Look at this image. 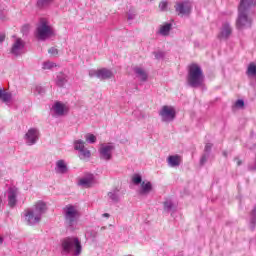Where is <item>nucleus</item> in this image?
Instances as JSON below:
<instances>
[{
  "label": "nucleus",
  "instance_id": "1",
  "mask_svg": "<svg viewBox=\"0 0 256 256\" xmlns=\"http://www.w3.org/2000/svg\"><path fill=\"white\" fill-rule=\"evenodd\" d=\"M256 7V0H240L238 6V18L236 20L237 29H249L253 20V9Z\"/></svg>",
  "mask_w": 256,
  "mask_h": 256
},
{
  "label": "nucleus",
  "instance_id": "2",
  "mask_svg": "<svg viewBox=\"0 0 256 256\" xmlns=\"http://www.w3.org/2000/svg\"><path fill=\"white\" fill-rule=\"evenodd\" d=\"M47 213V204L43 201H39L33 208L24 211V218L27 225L33 226L41 223L43 215Z\"/></svg>",
  "mask_w": 256,
  "mask_h": 256
},
{
  "label": "nucleus",
  "instance_id": "3",
  "mask_svg": "<svg viewBox=\"0 0 256 256\" xmlns=\"http://www.w3.org/2000/svg\"><path fill=\"white\" fill-rule=\"evenodd\" d=\"M204 79L205 76L203 75V70L201 69V66L197 64H191L189 66L187 75V83L189 87H192L193 89L201 87V85H203Z\"/></svg>",
  "mask_w": 256,
  "mask_h": 256
},
{
  "label": "nucleus",
  "instance_id": "4",
  "mask_svg": "<svg viewBox=\"0 0 256 256\" xmlns=\"http://www.w3.org/2000/svg\"><path fill=\"white\" fill-rule=\"evenodd\" d=\"M62 255H69L71 251H74L75 256L81 255L83 246L81 241L77 237H66L61 240Z\"/></svg>",
  "mask_w": 256,
  "mask_h": 256
},
{
  "label": "nucleus",
  "instance_id": "5",
  "mask_svg": "<svg viewBox=\"0 0 256 256\" xmlns=\"http://www.w3.org/2000/svg\"><path fill=\"white\" fill-rule=\"evenodd\" d=\"M64 221L67 227H75L79 221V211L73 205H66L63 208Z\"/></svg>",
  "mask_w": 256,
  "mask_h": 256
},
{
  "label": "nucleus",
  "instance_id": "6",
  "mask_svg": "<svg viewBox=\"0 0 256 256\" xmlns=\"http://www.w3.org/2000/svg\"><path fill=\"white\" fill-rule=\"evenodd\" d=\"M55 36V32L53 31V28L49 26V22L47 20H40V23L38 24L36 28V37L39 39V41H47L49 37Z\"/></svg>",
  "mask_w": 256,
  "mask_h": 256
},
{
  "label": "nucleus",
  "instance_id": "7",
  "mask_svg": "<svg viewBox=\"0 0 256 256\" xmlns=\"http://www.w3.org/2000/svg\"><path fill=\"white\" fill-rule=\"evenodd\" d=\"M15 40L12 43V46L10 48V55L13 57H21L22 55L25 54V41L21 38H17V36L13 35L12 36Z\"/></svg>",
  "mask_w": 256,
  "mask_h": 256
},
{
  "label": "nucleus",
  "instance_id": "8",
  "mask_svg": "<svg viewBox=\"0 0 256 256\" xmlns=\"http://www.w3.org/2000/svg\"><path fill=\"white\" fill-rule=\"evenodd\" d=\"M113 151H115V145L112 143L101 144L98 152L102 161H111L113 159Z\"/></svg>",
  "mask_w": 256,
  "mask_h": 256
},
{
  "label": "nucleus",
  "instance_id": "9",
  "mask_svg": "<svg viewBox=\"0 0 256 256\" xmlns=\"http://www.w3.org/2000/svg\"><path fill=\"white\" fill-rule=\"evenodd\" d=\"M159 115L162 117L164 123H171V121H175L177 113L175 112V109L169 106H163Z\"/></svg>",
  "mask_w": 256,
  "mask_h": 256
},
{
  "label": "nucleus",
  "instance_id": "10",
  "mask_svg": "<svg viewBox=\"0 0 256 256\" xmlns=\"http://www.w3.org/2000/svg\"><path fill=\"white\" fill-rule=\"evenodd\" d=\"M26 145H35L39 141V130L37 128H30L24 136Z\"/></svg>",
  "mask_w": 256,
  "mask_h": 256
},
{
  "label": "nucleus",
  "instance_id": "11",
  "mask_svg": "<svg viewBox=\"0 0 256 256\" xmlns=\"http://www.w3.org/2000/svg\"><path fill=\"white\" fill-rule=\"evenodd\" d=\"M17 195H19V189L17 187L8 188V207L13 209L17 206Z\"/></svg>",
  "mask_w": 256,
  "mask_h": 256
},
{
  "label": "nucleus",
  "instance_id": "12",
  "mask_svg": "<svg viewBox=\"0 0 256 256\" xmlns=\"http://www.w3.org/2000/svg\"><path fill=\"white\" fill-rule=\"evenodd\" d=\"M175 11L179 15H189L191 13V6H189L188 1L178 2L175 5Z\"/></svg>",
  "mask_w": 256,
  "mask_h": 256
},
{
  "label": "nucleus",
  "instance_id": "13",
  "mask_svg": "<svg viewBox=\"0 0 256 256\" xmlns=\"http://www.w3.org/2000/svg\"><path fill=\"white\" fill-rule=\"evenodd\" d=\"M232 33H233V28H231V24H229V22H225L222 25L220 33L218 34V39H224L225 41H227V39L231 37Z\"/></svg>",
  "mask_w": 256,
  "mask_h": 256
},
{
  "label": "nucleus",
  "instance_id": "14",
  "mask_svg": "<svg viewBox=\"0 0 256 256\" xmlns=\"http://www.w3.org/2000/svg\"><path fill=\"white\" fill-rule=\"evenodd\" d=\"M95 181V175L93 174H87L86 177L81 178L78 182V185L81 187H85L86 189H89L93 185Z\"/></svg>",
  "mask_w": 256,
  "mask_h": 256
},
{
  "label": "nucleus",
  "instance_id": "15",
  "mask_svg": "<svg viewBox=\"0 0 256 256\" xmlns=\"http://www.w3.org/2000/svg\"><path fill=\"white\" fill-rule=\"evenodd\" d=\"M96 77L98 79H111V77H113V72L107 68H102L97 70Z\"/></svg>",
  "mask_w": 256,
  "mask_h": 256
},
{
  "label": "nucleus",
  "instance_id": "16",
  "mask_svg": "<svg viewBox=\"0 0 256 256\" xmlns=\"http://www.w3.org/2000/svg\"><path fill=\"white\" fill-rule=\"evenodd\" d=\"M67 171H68V168H67V164L65 163V160H58L56 162L55 172L60 175H65Z\"/></svg>",
  "mask_w": 256,
  "mask_h": 256
},
{
  "label": "nucleus",
  "instance_id": "17",
  "mask_svg": "<svg viewBox=\"0 0 256 256\" xmlns=\"http://www.w3.org/2000/svg\"><path fill=\"white\" fill-rule=\"evenodd\" d=\"M69 81V76L64 73H59L56 77V85L57 87H65L67 82Z\"/></svg>",
  "mask_w": 256,
  "mask_h": 256
},
{
  "label": "nucleus",
  "instance_id": "18",
  "mask_svg": "<svg viewBox=\"0 0 256 256\" xmlns=\"http://www.w3.org/2000/svg\"><path fill=\"white\" fill-rule=\"evenodd\" d=\"M52 109L58 117H63V115H65V105L61 102H56Z\"/></svg>",
  "mask_w": 256,
  "mask_h": 256
},
{
  "label": "nucleus",
  "instance_id": "19",
  "mask_svg": "<svg viewBox=\"0 0 256 256\" xmlns=\"http://www.w3.org/2000/svg\"><path fill=\"white\" fill-rule=\"evenodd\" d=\"M134 73L136 77H138V79H140V81H142L143 83H145V81H147L149 77V75H147V72L143 68H134Z\"/></svg>",
  "mask_w": 256,
  "mask_h": 256
},
{
  "label": "nucleus",
  "instance_id": "20",
  "mask_svg": "<svg viewBox=\"0 0 256 256\" xmlns=\"http://www.w3.org/2000/svg\"><path fill=\"white\" fill-rule=\"evenodd\" d=\"M153 191V184L151 182H142L140 188V195H149L150 192Z\"/></svg>",
  "mask_w": 256,
  "mask_h": 256
},
{
  "label": "nucleus",
  "instance_id": "21",
  "mask_svg": "<svg viewBox=\"0 0 256 256\" xmlns=\"http://www.w3.org/2000/svg\"><path fill=\"white\" fill-rule=\"evenodd\" d=\"M172 27H173V24L171 23H165L164 25L160 26V29L158 31L159 35H162L163 37H167L171 32Z\"/></svg>",
  "mask_w": 256,
  "mask_h": 256
},
{
  "label": "nucleus",
  "instance_id": "22",
  "mask_svg": "<svg viewBox=\"0 0 256 256\" xmlns=\"http://www.w3.org/2000/svg\"><path fill=\"white\" fill-rule=\"evenodd\" d=\"M181 157L179 155H172L168 157L169 167H179L181 165Z\"/></svg>",
  "mask_w": 256,
  "mask_h": 256
},
{
  "label": "nucleus",
  "instance_id": "23",
  "mask_svg": "<svg viewBox=\"0 0 256 256\" xmlns=\"http://www.w3.org/2000/svg\"><path fill=\"white\" fill-rule=\"evenodd\" d=\"M108 197L113 203H119V189L108 192Z\"/></svg>",
  "mask_w": 256,
  "mask_h": 256
},
{
  "label": "nucleus",
  "instance_id": "24",
  "mask_svg": "<svg viewBox=\"0 0 256 256\" xmlns=\"http://www.w3.org/2000/svg\"><path fill=\"white\" fill-rule=\"evenodd\" d=\"M247 77H256V65L251 62L246 70Z\"/></svg>",
  "mask_w": 256,
  "mask_h": 256
},
{
  "label": "nucleus",
  "instance_id": "25",
  "mask_svg": "<svg viewBox=\"0 0 256 256\" xmlns=\"http://www.w3.org/2000/svg\"><path fill=\"white\" fill-rule=\"evenodd\" d=\"M51 3H53V0H37L36 7L38 9H45V8L49 7V5H51Z\"/></svg>",
  "mask_w": 256,
  "mask_h": 256
},
{
  "label": "nucleus",
  "instance_id": "26",
  "mask_svg": "<svg viewBox=\"0 0 256 256\" xmlns=\"http://www.w3.org/2000/svg\"><path fill=\"white\" fill-rule=\"evenodd\" d=\"M0 100L3 101V103H9L11 101V94L5 92V89L0 88Z\"/></svg>",
  "mask_w": 256,
  "mask_h": 256
},
{
  "label": "nucleus",
  "instance_id": "27",
  "mask_svg": "<svg viewBox=\"0 0 256 256\" xmlns=\"http://www.w3.org/2000/svg\"><path fill=\"white\" fill-rule=\"evenodd\" d=\"M163 205L164 211H166V213H171V211H175V204H173V201L166 200L164 201Z\"/></svg>",
  "mask_w": 256,
  "mask_h": 256
},
{
  "label": "nucleus",
  "instance_id": "28",
  "mask_svg": "<svg viewBox=\"0 0 256 256\" xmlns=\"http://www.w3.org/2000/svg\"><path fill=\"white\" fill-rule=\"evenodd\" d=\"M74 149L75 151H82L83 149H85V141L81 139L74 141Z\"/></svg>",
  "mask_w": 256,
  "mask_h": 256
},
{
  "label": "nucleus",
  "instance_id": "29",
  "mask_svg": "<svg viewBox=\"0 0 256 256\" xmlns=\"http://www.w3.org/2000/svg\"><path fill=\"white\" fill-rule=\"evenodd\" d=\"M80 159H89L91 157V151L87 148H84L79 151Z\"/></svg>",
  "mask_w": 256,
  "mask_h": 256
},
{
  "label": "nucleus",
  "instance_id": "30",
  "mask_svg": "<svg viewBox=\"0 0 256 256\" xmlns=\"http://www.w3.org/2000/svg\"><path fill=\"white\" fill-rule=\"evenodd\" d=\"M132 183L134 185H141V183H143V177H141L140 174H134L132 176Z\"/></svg>",
  "mask_w": 256,
  "mask_h": 256
},
{
  "label": "nucleus",
  "instance_id": "31",
  "mask_svg": "<svg viewBox=\"0 0 256 256\" xmlns=\"http://www.w3.org/2000/svg\"><path fill=\"white\" fill-rule=\"evenodd\" d=\"M85 139H86V143H90V144L96 143L97 141V137L90 133L85 135Z\"/></svg>",
  "mask_w": 256,
  "mask_h": 256
},
{
  "label": "nucleus",
  "instance_id": "32",
  "mask_svg": "<svg viewBox=\"0 0 256 256\" xmlns=\"http://www.w3.org/2000/svg\"><path fill=\"white\" fill-rule=\"evenodd\" d=\"M153 55L155 56V59H157V61H160V59L165 58V52L162 51L153 52Z\"/></svg>",
  "mask_w": 256,
  "mask_h": 256
},
{
  "label": "nucleus",
  "instance_id": "33",
  "mask_svg": "<svg viewBox=\"0 0 256 256\" xmlns=\"http://www.w3.org/2000/svg\"><path fill=\"white\" fill-rule=\"evenodd\" d=\"M53 67H55V63H53V62H44L43 63V66H42V68L44 69V70H47V69H53Z\"/></svg>",
  "mask_w": 256,
  "mask_h": 256
},
{
  "label": "nucleus",
  "instance_id": "34",
  "mask_svg": "<svg viewBox=\"0 0 256 256\" xmlns=\"http://www.w3.org/2000/svg\"><path fill=\"white\" fill-rule=\"evenodd\" d=\"M211 154H203L202 157L200 158V165L203 166L204 164L207 163L208 159H209V156Z\"/></svg>",
  "mask_w": 256,
  "mask_h": 256
},
{
  "label": "nucleus",
  "instance_id": "35",
  "mask_svg": "<svg viewBox=\"0 0 256 256\" xmlns=\"http://www.w3.org/2000/svg\"><path fill=\"white\" fill-rule=\"evenodd\" d=\"M211 149H213V144L207 143L204 148V153L211 155Z\"/></svg>",
  "mask_w": 256,
  "mask_h": 256
},
{
  "label": "nucleus",
  "instance_id": "36",
  "mask_svg": "<svg viewBox=\"0 0 256 256\" xmlns=\"http://www.w3.org/2000/svg\"><path fill=\"white\" fill-rule=\"evenodd\" d=\"M35 91L38 95H45V88L43 86H36Z\"/></svg>",
  "mask_w": 256,
  "mask_h": 256
},
{
  "label": "nucleus",
  "instance_id": "37",
  "mask_svg": "<svg viewBox=\"0 0 256 256\" xmlns=\"http://www.w3.org/2000/svg\"><path fill=\"white\" fill-rule=\"evenodd\" d=\"M48 53H49V55L57 56V55H59V50L57 48H55V47H51L48 50Z\"/></svg>",
  "mask_w": 256,
  "mask_h": 256
},
{
  "label": "nucleus",
  "instance_id": "38",
  "mask_svg": "<svg viewBox=\"0 0 256 256\" xmlns=\"http://www.w3.org/2000/svg\"><path fill=\"white\" fill-rule=\"evenodd\" d=\"M167 5H168L167 1H162V2H160V4H159V9H160L161 11H167Z\"/></svg>",
  "mask_w": 256,
  "mask_h": 256
},
{
  "label": "nucleus",
  "instance_id": "39",
  "mask_svg": "<svg viewBox=\"0 0 256 256\" xmlns=\"http://www.w3.org/2000/svg\"><path fill=\"white\" fill-rule=\"evenodd\" d=\"M236 107H245V101L243 99H239L235 103Z\"/></svg>",
  "mask_w": 256,
  "mask_h": 256
},
{
  "label": "nucleus",
  "instance_id": "40",
  "mask_svg": "<svg viewBox=\"0 0 256 256\" xmlns=\"http://www.w3.org/2000/svg\"><path fill=\"white\" fill-rule=\"evenodd\" d=\"M133 19H135V13H128V21H133Z\"/></svg>",
  "mask_w": 256,
  "mask_h": 256
},
{
  "label": "nucleus",
  "instance_id": "41",
  "mask_svg": "<svg viewBox=\"0 0 256 256\" xmlns=\"http://www.w3.org/2000/svg\"><path fill=\"white\" fill-rule=\"evenodd\" d=\"M5 33H0V44L3 43L5 41Z\"/></svg>",
  "mask_w": 256,
  "mask_h": 256
},
{
  "label": "nucleus",
  "instance_id": "42",
  "mask_svg": "<svg viewBox=\"0 0 256 256\" xmlns=\"http://www.w3.org/2000/svg\"><path fill=\"white\" fill-rule=\"evenodd\" d=\"M89 76L90 77H97V71H90Z\"/></svg>",
  "mask_w": 256,
  "mask_h": 256
},
{
  "label": "nucleus",
  "instance_id": "43",
  "mask_svg": "<svg viewBox=\"0 0 256 256\" xmlns=\"http://www.w3.org/2000/svg\"><path fill=\"white\" fill-rule=\"evenodd\" d=\"M102 216L103 217H111V215H109V213H104Z\"/></svg>",
  "mask_w": 256,
  "mask_h": 256
},
{
  "label": "nucleus",
  "instance_id": "44",
  "mask_svg": "<svg viewBox=\"0 0 256 256\" xmlns=\"http://www.w3.org/2000/svg\"><path fill=\"white\" fill-rule=\"evenodd\" d=\"M242 163H243V162H242L241 160H238V161H237L238 167H239L240 165H242Z\"/></svg>",
  "mask_w": 256,
  "mask_h": 256
},
{
  "label": "nucleus",
  "instance_id": "45",
  "mask_svg": "<svg viewBox=\"0 0 256 256\" xmlns=\"http://www.w3.org/2000/svg\"><path fill=\"white\" fill-rule=\"evenodd\" d=\"M3 204V197L0 196V207Z\"/></svg>",
  "mask_w": 256,
  "mask_h": 256
},
{
  "label": "nucleus",
  "instance_id": "46",
  "mask_svg": "<svg viewBox=\"0 0 256 256\" xmlns=\"http://www.w3.org/2000/svg\"><path fill=\"white\" fill-rule=\"evenodd\" d=\"M0 243H3V237L0 236Z\"/></svg>",
  "mask_w": 256,
  "mask_h": 256
},
{
  "label": "nucleus",
  "instance_id": "47",
  "mask_svg": "<svg viewBox=\"0 0 256 256\" xmlns=\"http://www.w3.org/2000/svg\"><path fill=\"white\" fill-rule=\"evenodd\" d=\"M141 117H142V119H145V116H144V114H142V115H141Z\"/></svg>",
  "mask_w": 256,
  "mask_h": 256
},
{
  "label": "nucleus",
  "instance_id": "48",
  "mask_svg": "<svg viewBox=\"0 0 256 256\" xmlns=\"http://www.w3.org/2000/svg\"><path fill=\"white\" fill-rule=\"evenodd\" d=\"M101 229H105V227H102Z\"/></svg>",
  "mask_w": 256,
  "mask_h": 256
}]
</instances>
